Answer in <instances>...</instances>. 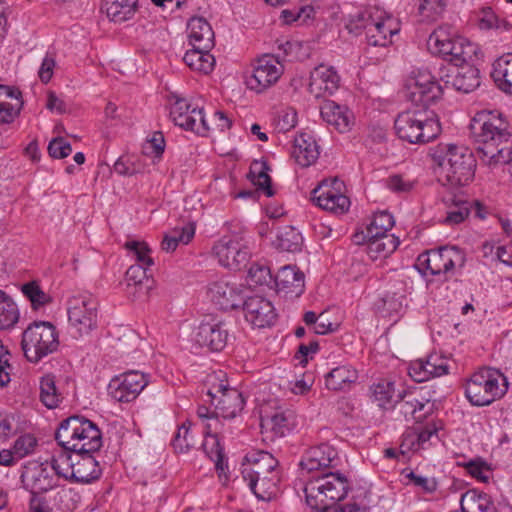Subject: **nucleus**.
<instances>
[{"label": "nucleus", "mask_w": 512, "mask_h": 512, "mask_svg": "<svg viewBox=\"0 0 512 512\" xmlns=\"http://www.w3.org/2000/svg\"><path fill=\"white\" fill-rule=\"evenodd\" d=\"M224 377L225 373L222 371L208 376L207 395L210 397V402L215 405L217 415L231 419L243 410L245 401L242 393L236 388L229 387Z\"/></svg>", "instance_id": "6e6552de"}, {"label": "nucleus", "mask_w": 512, "mask_h": 512, "mask_svg": "<svg viewBox=\"0 0 512 512\" xmlns=\"http://www.w3.org/2000/svg\"><path fill=\"white\" fill-rule=\"evenodd\" d=\"M445 86L451 85L455 90L470 93L480 85L479 70L472 65H464L449 70Z\"/></svg>", "instance_id": "bb28decb"}, {"label": "nucleus", "mask_w": 512, "mask_h": 512, "mask_svg": "<svg viewBox=\"0 0 512 512\" xmlns=\"http://www.w3.org/2000/svg\"><path fill=\"white\" fill-rule=\"evenodd\" d=\"M273 287L278 293L297 298L304 292L305 275L296 266H283L275 276Z\"/></svg>", "instance_id": "5701e85b"}, {"label": "nucleus", "mask_w": 512, "mask_h": 512, "mask_svg": "<svg viewBox=\"0 0 512 512\" xmlns=\"http://www.w3.org/2000/svg\"><path fill=\"white\" fill-rule=\"evenodd\" d=\"M165 149V140L161 132L154 133L153 137L143 146L144 153L153 154L156 158L161 157Z\"/></svg>", "instance_id": "0e129e2a"}, {"label": "nucleus", "mask_w": 512, "mask_h": 512, "mask_svg": "<svg viewBox=\"0 0 512 512\" xmlns=\"http://www.w3.org/2000/svg\"><path fill=\"white\" fill-rule=\"evenodd\" d=\"M19 320V310L13 299L0 290V329L12 328Z\"/></svg>", "instance_id": "79ce46f5"}, {"label": "nucleus", "mask_w": 512, "mask_h": 512, "mask_svg": "<svg viewBox=\"0 0 512 512\" xmlns=\"http://www.w3.org/2000/svg\"><path fill=\"white\" fill-rule=\"evenodd\" d=\"M55 439L62 448L74 453H95L102 447V433L98 426L77 415L60 423Z\"/></svg>", "instance_id": "20e7f679"}, {"label": "nucleus", "mask_w": 512, "mask_h": 512, "mask_svg": "<svg viewBox=\"0 0 512 512\" xmlns=\"http://www.w3.org/2000/svg\"><path fill=\"white\" fill-rule=\"evenodd\" d=\"M58 347V333L50 322H34L22 334L21 348L24 356L31 363H38L57 351Z\"/></svg>", "instance_id": "0eeeda50"}, {"label": "nucleus", "mask_w": 512, "mask_h": 512, "mask_svg": "<svg viewBox=\"0 0 512 512\" xmlns=\"http://www.w3.org/2000/svg\"><path fill=\"white\" fill-rule=\"evenodd\" d=\"M394 218L387 211H381L374 215L371 223L367 226L366 231L362 233H356L354 235L355 242L360 244V238L370 237L375 238L381 234H387L389 230L394 226Z\"/></svg>", "instance_id": "58836bf2"}, {"label": "nucleus", "mask_w": 512, "mask_h": 512, "mask_svg": "<svg viewBox=\"0 0 512 512\" xmlns=\"http://www.w3.org/2000/svg\"><path fill=\"white\" fill-rule=\"evenodd\" d=\"M241 306L243 307L246 320L255 327H269L276 319L272 303L264 297H248L243 300Z\"/></svg>", "instance_id": "a211bd4d"}, {"label": "nucleus", "mask_w": 512, "mask_h": 512, "mask_svg": "<svg viewBox=\"0 0 512 512\" xmlns=\"http://www.w3.org/2000/svg\"><path fill=\"white\" fill-rule=\"evenodd\" d=\"M275 277L271 274L270 268L264 264H252L248 270V281L251 285L268 286L273 288Z\"/></svg>", "instance_id": "8fccbe9b"}, {"label": "nucleus", "mask_w": 512, "mask_h": 512, "mask_svg": "<svg viewBox=\"0 0 512 512\" xmlns=\"http://www.w3.org/2000/svg\"><path fill=\"white\" fill-rule=\"evenodd\" d=\"M245 458L249 465H243L241 474L243 479L248 482L250 489L255 488L259 475H277L275 468L278 465V461L269 452L259 451L252 455H247Z\"/></svg>", "instance_id": "6ab92c4d"}, {"label": "nucleus", "mask_w": 512, "mask_h": 512, "mask_svg": "<svg viewBox=\"0 0 512 512\" xmlns=\"http://www.w3.org/2000/svg\"><path fill=\"white\" fill-rule=\"evenodd\" d=\"M68 321L74 337L89 334L97 327L98 302L91 295L73 296L68 301Z\"/></svg>", "instance_id": "1a4fd4ad"}, {"label": "nucleus", "mask_w": 512, "mask_h": 512, "mask_svg": "<svg viewBox=\"0 0 512 512\" xmlns=\"http://www.w3.org/2000/svg\"><path fill=\"white\" fill-rule=\"evenodd\" d=\"M147 384L144 373L131 370L114 377L108 385V392L118 402H130L137 398Z\"/></svg>", "instance_id": "ddd939ff"}, {"label": "nucleus", "mask_w": 512, "mask_h": 512, "mask_svg": "<svg viewBox=\"0 0 512 512\" xmlns=\"http://www.w3.org/2000/svg\"><path fill=\"white\" fill-rule=\"evenodd\" d=\"M261 432L269 440L286 436L295 426L292 411H278L270 417L261 419Z\"/></svg>", "instance_id": "393cba45"}, {"label": "nucleus", "mask_w": 512, "mask_h": 512, "mask_svg": "<svg viewBox=\"0 0 512 512\" xmlns=\"http://www.w3.org/2000/svg\"><path fill=\"white\" fill-rule=\"evenodd\" d=\"M349 490L348 479L341 473L325 472L309 480L304 488L307 505L316 512L336 509Z\"/></svg>", "instance_id": "39448f33"}, {"label": "nucleus", "mask_w": 512, "mask_h": 512, "mask_svg": "<svg viewBox=\"0 0 512 512\" xmlns=\"http://www.w3.org/2000/svg\"><path fill=\"white\" fill-rule=\"evenodd\" d=\"M419 261L421 265H425L431 275H446L456 267L462 268L466 257L465 253L457 247H442L420 255Z\"/></svg>", "instance_id": "9b49d317"}, {"label": "nucleus", "mask_w": 512, "mask_h": 512, "mask_svg": "<svg viewBox=\"0 0 512 512\" xmlns=\"http://www.w3.org/2000/svg\"><path fill=\"white\" fill-rule=\"evenodd\" d=\"M463 466L472 477L485 483L488 482V473H490L491 468L488 463L481 458L470 460L469 462L463 464Z\"/></svg>", "instance_id": "052dcab7"}, {"label": "nucleus", "mask_w": 512, "mask_h": 512, "mask_svg": "<svg viewBox=\"0 0 512 512\" xmlns=\"http://www.w3.org/2000/svg\"><path fill=\"white\" fill-rule=\"evenodd\" d=\"M340 86V76L332 66L320 64L310 73L309 92L316 98L332 95Z\"/></svg>", "instance_id": "aec40b11"}, {"label": "nucleus", "mask_w": 512, "mask_h": 512, "mask_svg": "<svg viewBox=\"0 0 512 512\" xmlns=\"http://www.w3.org/2000/svg\"><path fill=\"white\" fill-rule=\"evenodd\" d=\"M393 20L391 18L370 21L365 26L367 42L371 46L385 47L391 43L389 37L397 33V29L392 28Z\"/></svg>", "instance_id": "2f4dec72"}, {"label": "nucleus", "mask_w": 512, "mask_h": 512, "mask_svg": "<svg viewBox=\"0 0 512 512\" xmlns=\"http://www.w3.org/2000/svg\"><path fill=\"white\" fill-rule=\"evenodd\" d=\"M445 202L452 203V207H450V210L447 212V216L444 220V223L448 225H455L463 222L468 217L472 208V204L469 201L455 195L445 198Z\"/></svg>", "instance_id": "37998d69"}, {"label": "nucleus", "mask_w": 512, "mask_h": 512, "mask_svg": "<svg viewBox=\"0 0 512 512\" xmlns=\"http://www.w3.org/2000/svg\"><path fill=\"white\" fill-rule=\"evenodd\" d=\"M190 427V421H185L181 426H179L178 431L172 440V445L176 452L185 453L194 446L195 441L190 435Z\"/></svg>", "instance_id": "4d7b16f0"}, {"label": "nucleus", "mask_w": 512, "mask_h": 512, "mask_svg": "<svg viewBox=\"0 0 512 512\" xmlns=\"http://www.w3.org/2000/svg\"><path fill=\"white\" fill-rule=\"evenodd\" d=\"M203 434L206 439L202 443V448L206 455L215 462L216 470L219 472V476L222 474L226 475L227 464L224 461V451L217 438V434H212V424L208 423L205 426Z\"/></svg>", "instance_id": "f704fd0d"}, {"label": "nucleus", "mask_w": 512, "mask_h": 512, "mask_svg": "<svg viewBox=\"0 0 512 512\" xmlns=\"http://www.w3.org/2000/svg\"><path fill=\"white\" fill-rule=\"evenodd\" d=\"M370 21H374V18L368 12L358 13L355 17H353L349 23L347 24V28L350 32L359 33L360 30L365 31V26Z\"/></svg>", "instance_id": "774afa93"}, {"label": "nucleus", "mask_w": 512, "mask_h": 512, "mask_svg": "<svg viewBox=\"0 0 512 512\" xmlns=\"http://www.w3.org/2000/svg\"><path fill=\"white\" fill-rule=\"evenodd\" d=\"M429 155L440 168L443 185L461 187L473 180L476 160L472 151L463 145L439 143Z\"/></svg>", "instance_id": "7ed1b4c3"}, {"label": "nucleus", "mask_w": 512, "mask_h": 512, "mask_svg": "<svg viewBox=\"0 0 512 512\" xmlns=\"http://www.w3.org/2000/svg\"><path fill=\"white\" fill-rule=\"evenodd\" d=\"M279 481L277 475H259L254 489H250L259 500H270Z\"/></svg>", "instance_id": "864d4df0"}, {"label": "nucleus", "mask_w": 512, "mask_h": 512, "mask_svg": "<svg viewBox=\"0 0 512 512\" xmlns=\"http://www.w3.org/2000/svg\"><path fill=\"white\" fill-rule=\"evenodd\" d=\"M40 400L49 409L56 408L60 402V394L55 385L53 375H45L40 381Z\"/></svg>", "instance_id": "de8ad7c7"}, {"label": "nucleus", "mask_w": 512, "mask_h": 512, "mask_svg": "<svg viewBox=\"0 0 512 512\" xmlns=\"http://www.w3.org/2000/svg\"><path fill=\"white\" fill-rule=\"evenodd\" d=\"M195 235V224L189 222L181 227L177 226L165 234L161 248L166 252H173L180 243L188 244Z\"/></svg>", "instance_id": "4c0bfd02"}, {"label": "nucleus", "mask_w": 512, "mask_h": 512, "mask_svg": "<svg viewBox=\"0 0 512 512\" xmlns=\"http://www.w3.org/2000/svg\"><path fill=\"white\" fill-rule=\"evenodd\" d=\"M94 453H74V462L70 479L78 483H90L101 475L98 461Z\"/></svg>", "instance_id": "c85d7f7f"}, {"label": "nucleus", "mask_w": 512, "mask_h": 512, "mask_svg": "<svg viewBox=\"0 0 512 512\" xmlns=\"http://www.w3.org/2000/svg\"><path fill=\"white\" fill-rule=\"evenodd\" d=\"M194 339L200 346L207 347L210 351H222L229 339L227 324L215 318L203 320L196 329Z\"/></svg>", "instance_id": "2eb2a0df"}, {"label": "nucleus", "mask_w": 512, "mask_h": 512, "mask_svg": "<svg viewBox=\"0 0 512 512\" xmlns=\"http://www.w3.org/2000/svg\"><path fill=\"white\" fill-rule=\"evenodd\" d=\"M282 65L271 55L259 58L253 69V73L247 78L249 89L260 93L277 82L282 74Z\"/></svg>", "instance_id": "dca6fc26"}, {"label": "nucleus", "mask_w": 512, "mask_h": 512, "mask_svg": "<svg viewBox=\"0 0 512 512\" xmlns=\"http://www.w3.org/2000/svg\"><path fill=\"white\" fill-rule=\"evenodd\" d=\"M344 183L338 179L323 180L313 191L312 200L320 208L333 213L348 210L350 200L342 193Z\"/></svg>", "instance_id": "f8f14e48"}, {"label": "nucleus", "mask_w": 512, "mask_h": 512, "mask_svg": "<svg viewBox=\"0 0 512 512\" xmlns=\"http://www.w3.org/2000/svg\"><path fill=\"white\" fill-rule=\"evenodd\" d=\"M124 247L136 258V265H143L151 267L154 264L153 259L150 257V248L143 241H127Z\"/></svg>", "instance_id": "6e6d98bb"}, {"label": "nucleus", "mask_w": 512, "mask_h": 512, "mask_svg": "<svg viewBox=\"0 0 512 512\" xmlns=\"http://www.w3.org/2000/svg\"><path fill=\"white\" fill-rule=\"evenodd\" d=\"M303 237L295 228L286 226L277 236V248L286 252H298L301 250Z\"/></svg>", "instance_id": "49530a36"}, {"label": "nucleus", "mask_w": 512, "mask_h": 512, "mask_svg": "<svg viewBox=\"0 0 512 512\" xmlns=\"http://www.w3.org/2000/svg\"><path fill=\"white\" fill-rule=\"evenodd\" d=\"M36 446L37 439L32 434L27 433L16 439L13 445V451L16 458L19 460L34 452Z\"/></svg>", "instance_id": "bf43d9fd"}, {"label": "nucleus", "mask_w": 512, "mask_h": 512, "mask_svg": "<svg viewBox=\"0 0 512 512\" xmlns=\"http://www.w3.org/2000/svg\"><path fill=\"white\" fill-rule=\"evenodd\" d=\"M138 0H104L103 7L107 16L114 22L130 19L135 11Z\"/></svg>", "instance_id": "ea45409f"}, {"label": "nucleus", "mask_w": 512, "mask_h": 512, "mask_svg": "<svg viewBox=\"0 0 512 512\" xmlns=\"http://www.w3.org/2000/svg\"><path fill=\"white\" fill-rule=\"evenodd\" d=\"M268 167L265 163H254L247 175L248 179L257 187V190L264 192L267 197L274 195L271 187V178L267 173Z\"/></svg>", "instance_id": "c03bdc74"}, {"label": "nucleus", "mask_w": 512, "mask_h": 512, "mask_svg": "<svg viewBox=\"0 0 512 512\" xmlns=\"http://www.w3.org/2000/svg\"><path fill=\"white\" fill-rule=\"evenodd\" d=\"M491 76L499 89L512 95V53L504 54L494 61Z\"/></svg>", "instance_id": "c9c22d12"}, {"label": "nucleus", "mask_w": 512, "mask_h": 512, "mask_svg": "<svg viewBox=\"0 0 512 512\" xmlns=\"http://www.w3.org/2000/svg\"><path fill=\"white\" fill-rule=\"evenodd\" d=\"M213 253L219 263L231 270L245 267L250 257V251L240 236H224L213 247Z\"/></svg>", "instance_id": "9d476101"}, {"label": "nucleus", "mask_w": 512, "mask_h": 512, "mask_svg": "<svg viewBox=\"0 0 512 512\" xmlns=\"http://www.w3.org/2000/svg\"><path fill=\"white\" fill-rule=\"evenodd\" d=\"M48 152L52 158L63 159L71 154L72 147L63 137H56L50 141Z\"/></svg>", "instance_id": "680f3d73"}, {"label": "nucleus", "mask_w": 512, "mask_h": 512, "mask_svg": "<svg viewBox=\"0 0 512 512\" xmlns=\"http://www.w3.org/2000/svg\"><path fill=\"white\" fill-rule=\"evenodd\" d=\"M22 292L30 300L34 309L51 302V297L46 294L35 281L24 284L22 286Z\"/></svg>", "instance_id": "5fc2aeb1"}, {"label": "nucleus", "mask_w": 512, "mask_h": 512, "mask_svg": "<svg viewBox=\"0 0 512 512\" xmlns=\"http://www.w3.org/2000/svg\"><path fill=\"white\" fill-rule=\"evenodd\" d=\"M472 47L466 44L465 39L457 38L453 50L450 52L446 60H448L453 67L459 68L467 65V61L471 58Z\"/></svg>", "instance_id": "603ef678"}, {"label": "nucleus", "mask_w": 512, "mask_h": 512, "mask_svg": "<svg viewBox=\"0 0 512 512\" xmlns=\"http://www.w3.org/2000/svg\"><path fill=\"white\" fill-rule=\"evenodd\" d=\"M356 379V371L344 365L332 369L325 376V384L329 390L339 391L355 382Z\"/></svg>", "instance_id": "a19ab883"}, {"label": "nucleus", "mask_w": 512, "mask_h": 512, "mask_svg": "<svg viewBox=\"0 0 512 512\" xmlns=\"http://www.w3.org/2000/svg\"><path fill=\"white\" fill-rule=\"evenodd\" d=\"M429 403V399L425 398L417 390H402L398 391L396 399L390 409H392L394 418L397 420L411 417L416 421H420L430 413L431 409H426Z\"/></svg>", "instance_id": "4468645a"}, {"label": "nucleus", "mask_w": 512, "mask_h": 512, "mask_svg": "<svg viewBox=\"0 0 512 512\" xmlns=\"http://www.w3.org/2000/svg\"><path fill=\"white\" fill-rule=\"evenodd\" d=\"M292 154L301 167L310 166L319 156L315 139L309 133L299 134L295 137Z\"/></svg>", "instance_id": "7c9ffc66"}, {"label": "nucleus", "mask_w": 512, "mask_h": 512, "mask_svg": "<svg viewBox=\"0 0 512 512\" xmlns=\"http://www.w3.org/2000/svg\"><path fill=\"white\" fill-rule=\"evenodd\" d=\"M21 481L23 486L36 496L37 493L47 492L56 485L54 474L43 464L27 468L21 475Z\"/></svg>", "instance_id": "cd10ccee"}, {"label": "nucleus", "mask_w": 512, "mask_h": 512, "mask_svg": "<svg viewBox=\"0 0 512 512\" xmlns=\"http://www.w3.org/2000/svg\"><path fill=\"white\" fill-rule=\"evenodd\" d=\"M322 119L340 133L347 132L353 125V113L346 107L334 101L326 100L320 107Z\"/></svg>", "instance_id": "a878e982"}, {"label": "nucleus", "mask_w": 512, "mask_h": 512, "mask_svg": "<svg viewBox=\"0 0 512 512\" xmlns=\"http://www.w3.org/2000/svg\"><path fill=\"white\" fill-rule=\"evenodd\" d=\"M406 478L411 480L415 486L420 487L427 493H432L437 489V483L434 479H428L426 477L417 475L413 471L407 473Z\"/></svg>", "instance_id": "69168bd1"}, {"label": "nucleus", "mask_w": 512, "mask_h": 512, "mask_svg": "<svg viewBox=\"0 0 512 512\" xmlns=\"http://www.w3.org/2000/svg\"><path fill=\"white\" fill-rule=\"evenodd\" d=\"M212 302L222 310L237 309L243 302V289L236 283L219 280L209 287Z\"/></svg>", "instance_id": "412c9836"}, {"label": "nucleus", "mask_w": 512, "mask_h": 512, "mask_svg": "<svg viewBox=\"0 0 512 512\" xmlns=\"http://www.w3.org/2000/svg\"><path fill=\"white\" fill-rule=\"evenodd\" d=\"M338 461L337 451L331 445L323 443L308 449L299 465L303 471L311 473L334 468Z\"/></svg>", "instance_id": "f3484780"}, {"label": "nucleus", "mask_w": 512, "mask_h": 512, "mask_svg": "<svg viewBox=\"0 0 512 512\" xmlns=\"http://www.w3.org/2000/svg\"><path fill=\"white\" fill-rule=\"evenodd\" d=\"M404 93L413 106L399 113L395 119L397 136L411 144H424L437 138L441 125L429 105L441 98L443 86L428 70H417L406 79Z\"/></svg>", "instance_id": "f257e3e1"}, {"label": "nucleus", "mask_w": 512, "mask_h": 512, "mask_svg": "<svg viewBox=\"0 0 512 512\" xmlns=\"http://www.w3.org/2000/svg\"><path fill=\"white\" fill-rule=\"evenodd\" d=\"M147 266L131 265L125 274L126 292L133 299L147 298L153 286Z\"/></svg>", "instance_id": "b1692460"}, {"label": "nucleus", "mask_w": 512, "mask_h": 512, "mask_svg": "<svg viewBox=\"0 0 512 512\" xmlns=\"http://www.w3.org/2000/svg\"><path fill=\"white\" fill-rule=\"evenodd\" d=\"M507 379L498 370L483 368L467 381L465 395L474 406H486L501 398L507 391Z\"/></svg>", "instance_id": "423d86ee"}, {"label": "nucleus", "mask_w": 512, "mask_h": 512, "mask_svg": "<svg viewBox=\"0 0 512 512\" xmlns=\"http://www.w3.org/2000/svg\"><path fill=\"white\" fill-rule=\"evenodd\" d=\"M74 462V452H70L68 450H63L52 458L51 467L54 471V474L57 476L64 477L65 479H70V473L72 472Z\"/></svg>", "instance_id": "3c124183"}, {"label": "nucleus", "mask_w": 512, "mask_h": 512, "mask_svg": "<svg viewBox=\"0 0 512 512\" xmlns=\"http://www.w3.org/2000/svg\"><path fill=\"white\" fill-rule=\"evenodd\" d=\"M446 7L445 0H422L419 5V14L425 21H435L444 12Z\"/></svg>", "instance_id": "13d9d810"}, {"label": "nucleus", "mask_w": 512, "mask_h": 512, "mask_svg": "<svg viewBox=\"0 0 512 512\" xmlns=\"http://www.w3.org/2000/svg\"><path fill=\"white\" fill-rule=\"evenodd\" d=\"M465 501L472 512H497L491 497L475 489L466 492Z\"/></svg>", "instance_id": "09e8293b"}, {"label": "nucleus", "mask_w": 512, "mask_h": 512, "mask_svg": "<svg viewBox=\"0 0 512 512\" xmlns=\"http://www.w3.org/2000/svg\"><path fill=\"white\" fill-rule=\"evenodd\" d=\"M188 38L192 47L212 49L214 47V32L211 25L202 17H192L188 24Z\"/></svg>", "instance_id": "c756f323"}, {"label": "nucleus", "mask_w": 512, "mask_h": 512, "mask_svg": "<svg viewBox=\"0 0 512 512\" xmlns=\"http://www.w3.org/2000/svg\"><path fill=\"white\" fill-rule=\"evenodd\" d=\"M175 125L205 136L209 131L203 109L193 108L191 111L170 116Z\"/></svg>", "instance_id": "72a5a7b5"}, {"label": "nucleus", "mask_w": 512, "mask_h": 512, "mask_svg": "<svg viewBox=\"0 0 512 512\" xmlns=\"http://www.w3.org/2000/svg\"><path fill=\"white\" fill-rule=\"evenodd\" d=\"M394 383L382 380L372 386V397L382 409H390L396 399Z\"/></svg>", "instance_id": "a18cd8bd"}, {"label": "nucleus", "mask_w": 512, "mask_h": 512, "mask_svg": "<svg viewBox=\"0 0 512 512\" xmlns=\"http://www.w3.org/2000/svg\"><path fill=\"white\" fill-rule=\"evenodd\" d=\"M469 128L479 158L485 165L496 167L512 161V135L500 112H477Z\"/></svg>", "instance_id": "f03ea898"}, {"label": "nucleus", "mask_w": 512, "mask_h": 512, "mask_svg": "<svg viewBox=\"0 0 512 512\" xmlns=\"http://www.w3.org/2000/svg\"><path fill=\"white\" fill-rule=\"evenodd\" d=\"M23 102L12 105L9 102H0V124L12 123L20 114Z\"/></svg>", "instance_id": "e2e57ef3"}, {"label": "nucleus", "mask_w": 512, "mask_h": 512, "mask_svg": "<svg viewBox=\"0 0 512 512\" xmlns=\"http://www.w3.org/2000/svg\"><path fill=\"white\" fill-rule=\"evenodd\" d=\"M210 51L211 49L192 47L185 53L183 60L191 69L208 74L213 70L215 64V58Z\"/></svg>", "instance_id": "e433bc0d"}, {"label": "nucleus", "mask_w": 512, "mask_h": 512, "mask_svg": "<svg viewBox=\"0 0 512 512\" xmlns=\"http://www.w3.org/2000/svg\"><path fill=\"white\" fill-rule=\"evenodd\" d=\"M448 370L447 360L434 353L430 354L426 359H418L411 362L409 375L415 382L421 383L433 377L446 375Z\"/></svg>", "instance_id": "4be33fe9"}, {"label": "nucleus", "mask_w": 512, "mask_h": 512, "mask_svg": "<svg viewBox=\"0 0 512 512\" xmlns=\"http://www.w3.org/2000/svg\"><path fill=\"white\" fill-rule=\"evenodd\" d=\"M455 39L453 33L450 32L449 27H439L433 31L427 41L428 47H435L439 43Z\"/></svg>", "instance_id": "338daca9"}, {"label": "nucleus", "mask_w": 512, "mask_h": 512, "mask_svg": "<svg viewBox=\"0 0 512 512\" xmlns=\"http://www.w3.org/2000/svg\"><path fill=\"white\" fill-rule=\"evenodd\" d=\"M361 242H366L368 254L372 259L386 258L393 253L400 244L399 238L393 234H381L375 238H360Z\"/></svg>", "instance_id": "473e14b6"}]
</instances>
